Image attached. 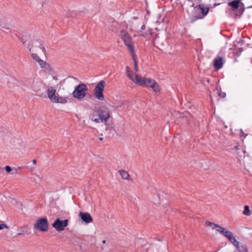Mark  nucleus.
Listing matches in <instances>:
<instances>
[{
    "mask_svg": "<svg viewBox=\"0 0 252 252\" xmlns=\"http://www.w3.org/2000/svg\"><path fill=\"white\" fill-rule=\"evenodd\" d=\"M110 117V111L105 106L95 108L91 116V119L95 123L107 122Z\"/></svg>",
    "mask_w": 252,
    "mask_h": 252,
    "instance_id": "1",
    "label": "nucleus"
},
{
    "mask_svg": "<svg viewBox=\"0 0 252 252\" xmlns=\"http://www.w3.org/2000/svg\"><path fill=\"white\" fill-rule=\"evenodd\" d=\"M206 225L208 226H211L213 229H216L217 231L219 232L223 236L227 238L232 244L233 243H236L235 241L236 240L232 232L228 231L218 224H215L211 221H207L206 222Z\"/></svg>",
    "mask_w": 252,
    "mask_h": 252,
    "instance_id": "2",
    "label": "nucleus"
},
{
    "mask_svg": "<svg viewBox=\"0 0 252 252\" xmlns=\"http://www.w3.org/2000/svg\"><path fill=\"white\" fill-rule=\"evenodd\" d=\"M136 84L146 88H151L155 92L159 91L158 84L155 81V80H132Z\"/></svg>",
    "mask_w": 252,
    "mask_h": 252,
    "instance_id": "3",
    "label": "nucleus"
},
{
    "mask_svg": "<svg viewBox=\"0 0 252 252\" xmlns=\"http://www.w3.org/2000/svg\"><path fill=\"white\" fill-rule=\"evenodd\" d=\"M120 36L128 50L130 53H133V51H134V47L132 42L131 38L128 32L125 30H122L120 31Z\"/></svg>",
    "mask_w": 252,
    "mask_h": 252,
    "instance_id": "4",
    "label": "nucleus"
},
{
    "mask_svg": "<svg viewBox=\"0 0 252 252\" xmlns=\"http://www.w3.org/2000/svg\"><path fill=\"white\" fill-rule=\"evenodd\" d=\"M105 85V81L102 80L96 85L94 89V94L95 97L99 100L102 101L104 99V97L103 94V91Z\"/></svg>",
    "mask_w": 252,
    "mask_h": 252,
    "instance_id": "5",
    "label": "nucleus"
},
{
    "mask_svg": "<svg viewBox=\"0 0 252 252\" xmlns=\"http://www.w3.org/2000/svg\"><path fill=\"white\" fill-rule=\"evenodd\" d=\"M48 97L53 102L63 103L66 102L65 99L58 97L56 94V90L53 87H50L47 91Z\"/></svg>",
    "mask_w": 252,
    "mask_h": 252,
    "instance_id": "6",
    "label": "nucleus"
},
{
    "mask_svg": "<svg viewBox=\"0 0 252 252\" xmlns=\"http://www.w3.org/2000/svg\"><path fill=\"white\" fill-rule=\"evenodd\" d=\"M87 88L84 84H79L73 92L74 97L78 99L83 98L86 94Z\"/></svg>",
    "mask_w": 252,
    "mask_h": 252,
    "instance_id": "7",
    "label": "nucleus"
},
{
    "mask_svg": "<svg viewBox=\"0 0 252 252\" xmlns=\"http://www.w3.org/2000/svg\"><path fill=\"white\" fill-rule=\"evenodd\" d=\"M34 227L41 232L47 231L48 223L47 218H40L38 219L34 224Z\"/></svg>",
    "mask_w": 252,
    "mask_h": 252,
    "instance_id": "8",
    "label": "nucleus"
},
{
    "mask_svg": "<svg viewBox=\"0 0 252 252\" xmlns=\"http://www.w3.org/2000/svg\"><path fill=\"white\" fill-rule=\"evenodd\" d=\"M68 220L67 219L61 220L59 218L57 219L52 223V226L57 231H62L68 225Z\"/></svg>",
    "mask_w": 252,
    "mask_h": 252,
    "instance_id": "9",
    "label": "nucleus"
},
{
    "mask_svg": "<svg viewBox=\"0 0 252 252\" xmlns=\"http://www.w3.org/2000/svg\"><path fill=\"white\" fill-rule=\"evenodd\" d=\"M194 10L196 12H200V15L196 16V19H203L204 17L208 14L209 8L204 4H199L198 6L194 7Z\"/></svg>",
    "mask_w": 252,
    "mask_h": 252,
    "instance_id": "10",
    "label": "nucleus"
},
{
    "mask_svg": "<svg viewBox=\"0 0 252 252\" xmlns=\"http://www.w3.org/2000/svg\"><path fill=\"white\" fill-rule=\"evenodd\" d=\"M31 56L32 58L39 64L41 68L50 70L49 64L42 60L37 54L32 53Z\"/></svg>",
    "mask_w": 252,
    "mask_h": 252,
    "instance_id": "11",
    "label": "nucleus"
},
{
    "mask_svg": "<svg viewBox=\"0 0 252 252\" xmlns=\"http://www.w3.org/2000/svg\"><path fill=\"white\" fill-rule=\"evenodd\" d=\"M243 168L250 173L252 172V159L249 157H245L243 159Z\"/></svg>",
    "mask_w": 252,
    "mask_h": 252,
    "instance_id": "12",
    "label": "nucleus"
},
{
    "mask_svg": "<svg viewBox=\"0 0 252 252\" xmlns=\"http://www.w3.org/2000/svg\"><path fill=\"white\" fill-rule=\"evenodd\" d=\"M79 216L82 221L86 223H89L93 221V220L92 216L87 212L83 213L80 212L79 214Z\"/></svg>",
    "mask_w": 252,
    "mask_h": 252,
    "instance_id": "13",
    "label": "nucleus"
},
{
    "mask_svg": "<svg viewBox=\"0 0 252 252\" xmlns=\"http://www.w3.org/2000/svg\"><path fill=\"white\" fill-rule=\"evenodd\" d=\"M224 63L223 57L221 56H217L214 60V66L216 69H220Z\"/></svg>",
    "mask_w": 252,
    "mask_h": 252,
    "instance_id": "14",
    "label": "nucleus"
},
{
    "mask_svg": "<svg viewBox=\"0 0 252 252\" xmlns=\"http://www.w3.org/2000/svg\"><path fill=\"white\" fill-rule=\"evenodd\" d=\"M235 243H233L232 244L235 246L239 252H249L247 247L245 245H240L238 241H235Z\"/></svg>",
    "mask_w": 252,
    "mask_h": 252,
    "instance_id": "15",
    "label": "nucleus"
},
{
    "mask_svg": "<svg viewBox=\"0 0 252 252\" xmlns=\"http://www.w3.org/2000/svg\"><path fill=\"white\" fill-rule=\"evenodd\" d=\"M240 1L238 0H235L229 2L228 3V6L231 7L233 11L237 9L239 7Z\"/></svg>",
    "mask_w": 252,
    "mask_h": 252,
    "instance_id": "16",
    "label": "nucleus"
},
{
    "mask_svg": "<svg viewBox=\"0 0 252 252\" xmlns=\"http://www.w3.org/2000/svg\"><path fill=\"white\" fill-rule=\"evenodd\" d=\"M119 173L122 179L129 180V179L128 178L129 175L127 171L124 170H120L119 171Z\"/></svg>",
    "mask_w": 252,
    "mask_h": 252,
    "instance_id": "17",
    "label": "nucleus"
},
{
    "mask_svg": "<svg viewBox=\"0 0 252 252\" xmlns=\"http://www.w3.org/2000/svg\"><path fill=\"white\" fill-rule=\"evenodd\" d=\"M0 28H6V19L1 14H0Z\"/></svg>",
    "mask_w": 252,
    "mask_h": 252,
    "instance_id": "18",
    "label": "nucleus"
},
{
    "mask_svg": "<svg viewBox=\"0 0 252 252\" xmlns=\"http://www.w3.org/2000/svg\"><path fill=\"white\" fill-rule=\"evenodd\" d=\"M32 44H35L34 46H39V47L41 49V50L42 51V52L45 53L46 52V49H45V47H44V46L43 45V44H42L41 42H36V41H34V42H32Z\"/></svg>",
    "mask_w": 252,
    "mask_h": 252,
    "instance_id": "19",
    "label": "nucleus"
},
{
    "mask_svg": "<svg viewBox=\"0 0 252 252\" xmlns=\"http://www.w3.org/2000/svg\"><path fill=\"white\" fill-rule=\"evenodd\" d=\"M131 56L133 58L134 63V69L136 71L138 70V62L135 57V54L134 53V51H133V53H130Z\"/></svg>",
    "mask_w": 252,
    "mask_h": 252,
    "instance_id": "20",
    "label": "nucleus"
},
{
    "mask_svg": "<svg viewBox=\"0 0 252 252\" xmlns=\"http://www.w3.org/2000/svg\"><path fill=\"white\" fill-rule=\"evenodd\" d=\"M243 214L246 216H250L251 214V211L250 210L249 207L248 205H246L244 206Z\"/></svg>",
    "mask_w": 252,
    "mask_h": 252,
    "instance_id": "21",
    "label": "nucleus"
},
{
    "mask_svg": "<svg viewBox=\"0 0 252 252\" xmlns=\"http://www.w3.org/2000/svg\"><path fill=\"white\" fill-rule=\"evenodd\" d=\"M151 30H149L148 31H147L145 32H142L141 33V35L143 36V37L145 38H149L150 35L151 34Z\"/></svg>",
    "mask_w": 252,
    "mask_h": 252,
    "instance_id": "22",
    "label": "nucleus"
},
{
    "mask_svg": "<svg viewBox=\"0 0 252 252\" xmlns=\"http://www.w3.org/2000/svg\"><path fill=\"white\" fill-rule=\"evenodd\" d=\"M198 15H200V12H197L196 10H194V14H193V15L192 22L199 19H196V16H198Z\"/></svg>",
    "mask_w": 252,
    "mask_h": 252,
    "instance_id": "23",
    "label": "nucleus"
},
{
    "mask_svg": "<svg viewBox=\"0 0 252 252\" xmlns=\"http://www.w3.org/2000/svg\"><path fill=\"white\" fill-rule=\"evenodd\" d=\"M218 95L222 98H224L226 96V94L223 92H219Z\"/></svg>",
    "mask_w": 252,
    "mask_h": 252,
    "instance_id": "24",
    "label": "nucleus"
},
{
    "mask_svg": "<svg viewBox=\"0 0 252 252\" xmlns=\"http://www.w3.org/2000/svg\"><path fill=\"white\" fill-rule=\"evenodd\" d=\"M4 228H8L6 224H5L4 223L0 224V230Z\"/></svg>",
    "mask_w": 252,
    "mask_h": 252,
    "instance_id": "25",
    "label": "nucleus"
},
{
    "mask_svg": "<svg viewBox=\"0 0 252 252\" xmlns=\"http://www.w3.org/2000/svg\"><path fill=\"white\" fill-rule=\"evenodd\" d=\"M126 70H127V76L129 78H131V76L130 75V73L129 72V68L128 66H126Z\"/></svg>",
    "mask_w": 252,
    "mask_h": 252,
    "instance_id": "26",
    "label": "nucleus"
},
{
    "mask_svg": "<svg viewBox=\"0 0 252 252\" xmlns=\"http://www.w3.org/2000/svg\"><path fill=\"white\" fill-rule=\"evenodd\" d=\"M5 169L6 172L8 173L11 171V168L9 166H6Z\"/></svg>",
    "mask_w": 252,
    "mask_h": 252,
    "instance_id": "27",
    "label": "nucleus"
},
{
    "mask_svg": "<svg viewBox=\"0 0 252 252\" xmlns=\"http://www.w3.org/2000/svg\"><path fill=\"white\" fill-rule=\"evenodd\" d=\"M145 26L144 25H143L142 27H141V30L140 31V33H142V31L143 30H145Z\"/></svg>",
    "mask_w": 252,
    "mask_h": 252,
    "instance_id": "28",
    "label": "nucleus"
},
{
    "mask_svg": "<svg viewBox=\"0 0 252 252\" xmlns=\"http://www.w3.org/2000/svg\"><path fill=\"white\" fill-rule=\"evenodd\" d=\"M234 149H235L236 150H239L240 149V146L239 145H236L234 147Z\"/></svg>",
    "mask_w": 252,
    "mask_h": 252,
    "instance_id": "29",
    "label": "nucleus"
},
{
    "mask_svg": "<svg viewBox=\"0 0 252 252\" xmlns=\"http://www.w3.org/2000/svg\"><path fill=\"white\" fill-rule=\"evenodd\" d=\"M3 172V168L0 167V174Z\"/></svg>",
    "mask_w": 252,
    "mask_h": 252,
    "instance_id": "30",
    "label": "nucleus"
},
{
    "mask_svg": "<svg viewBox=\"0 0 252 252\" xmlns=\"http://www.w3.org/2000/svg\"><path fill=\"white\" fill-rule=\"evenodd\" d=\"M36 160L35 159H33V160H32V163H33V164H36Z\"/></svg>",
    "mask_w": 252,
    "mask_h": 252,
    "instance_id": "31",
    "label": "nucleus"
},
{
    "mask_svg": "<svg viewBox=\"0 0 252 252\" xmlns=\"http://www.w3.org/2000/svg\"><path fill=\"white\" fill-rule=\"evenodd\" d=\"M102 243L103 244H105L106 243V241L105 240H103L102 241Z\"/></svg>",
    "mask_w": 252,
    "mask_h": 252,
    "instance_id": "32",
    "label": "nucleus"
},
{
    "mask_svg": "<svg viewBox=\"0 0 252 252\" xmlns=\"http://www.w3.org/2000/svg\"><path fill=\"white\" fill-rule=\"evenodd\" d=\"M243 11H241L240 12V14L238 15L239 16H240L242 15V13H243Z\"/></svg>",
    "mask_w": 252,
    "mask_h": 252,
    "instance_id": "33",
    "label": "nucleus"
},
{
    "mask_svg": "<svg viewBox=\"0 0 252 252\" xmlns=\"http://www.w3.org/2000/svg\"><path fill=\"white\" fill-rule=\"evenodd\" d=\"M102 139H103V138H101V137H100V138H99V140H102Z\"/></svg>",
    "mask_w": 252,
    "mask_h": 252,
    "instance_id": "34",
    "label": "nucleus"
},
{
    "mask_svg": "<svg viewBox=\"0 0 252 252\" xmlns=\"http://www.w3.org/2000/svg\"><path fill=\"white\" fill-rule=\"evenodd\" d=\"M57 76H53V79H55L56 77H57Z\"/></svg>",
    "mask_w": 252,
    "mask_h": 252,
    "instance_id": "35",
    "label": "nucleus"
},
{
    "mask_svg": "<svg viewBox=\"0 0 252 252\" xmlns=\"http://www.w3.org/2000/svg\"><path fill=\"white\" fill-rule=\"evenodd\" d=\"M207 82H208V83H209V82H210V80H209V79H208V80H207Z\"/></svg>",
    "mask_w": 252,
    "mask_h": 252,
    "instance_id": "36",
    "label": "nucleus"
}]
</instances>
